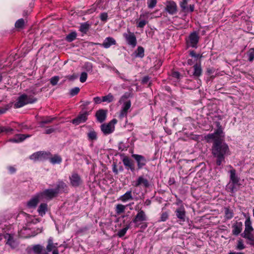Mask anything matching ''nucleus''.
<instances>
[{
    "label": "nucleus",
    "mask_w": 254,
    "mask_h": 254,
    "mask_svg": "<svg viewBox=\"0 0 254 254\" xmlns=\"http://www.w3.org/2000/svg\"><path fill=\"white\" fill-rule=\"evenodd\" d=\"M32 250L35 254H49L44 247L39 244L33 246Z\"/></svg>",
    "instance_id": "nucleus-20"
},
{
    "label": "nucleus",
    "mask_w": 254,
    "mask_h": 254,
    "mask_svg": "<svg viewBox=\"0 0 254 254\" xmlns=\"http://www.w3.org/2000/svg\"><path fill=\"white\" fill-rule=\"evenodd\" d=\"M188 0H183L180 3V6L184 12L188 11V7H187Z\"/></svg>",
    "instance_id": "nucleus-44"
},
{
    "label": "nucleus",
    "mask_w": 254,
    "mask_h": 254,
    "mask_svg": "<svg viewBox=\"0 0 254 254\" xmlns=\"http://www.w3.org/2000/svg\"><path fill=\"white\" fill-rule=\"evenodd\" d=\"M79 91H80V89L79 87H76L73 88H72L70 90V95L71 96H75L79 93Z\"/></svg>",
    "instance_id": "nucleus-47"
},
{
    "label": "nucleus",
    "mask_w": 254,
    "mask_h": 254,
    "mask_svg": "<svg viewBox=\"0 0 254 254\" xmlns=\"http://www.w3.org/2000/svg\"><path fill=\"white\" fill-rule=\"evenodd\" d=\"M4 238L6 240V244L8 245L12 249L16 248V243L12 235L6 233L4 235Z\"/></svg>",
    "instance_id": "nucleus-18"
},
{
    "label": "nucleus",
    "mask_w": 254,
    "mask_h": 254,
    "mask_svg": "<svg viewBox=\"0 0 254 254\" xmlns=\"http://www.w3.org/2000/svg\"><path fill=\"white\" fill-rule=\"evenodd\" d=\"M190 55L192 57H194L195 58L197 59L199 57V55L196 54L195 52L194 51H190Z\"/></svg>",
    "instance_id": "nucleus-58"
},
{
    "label": "nucleus",
    "mask_w": 254,
    "mask_h": 254,
    "mask_svg": "<svg viewBox=\"0 0 254 254\" xmlns=\"http://www.w3.org/2000/svg\"><path fill=\"white\" fill-rule=\"evenodd\" d=\"M60 77L59 76H55L52 77L50 79L51 84L54 86L57 84L58 82L59 81Z\"/></svg>",
    "instance_id": "nucleus-46"
},
{
    "label": "nucleus",
    "mask_w": 254,
    "mask_h": 254,
    "mask_svg": "<svg viewBox=\"0 0 254 254\" xmlns=\"http://www.w3.org/2000/svg\"><path fill=\"white\" fill-rule=\"evenodd\" d=\"M143 185L145 188H148L150 186L148 181L144 178L142 176H140L138 177L137 182L135 184L136 187H138L141 185Z\"/></svg>",
    "instance_id": "nucleus-27"
},
{
    "label": "nucleus",
    "mask_w": 254,
    "mask_h": 254,
    "mask_svg": "<svg viewBox=\"0 0 254 254\" xmlns=\"http://www.w3.org/2000/svg\"><path fill=\"white\" fill-rule=\"evenodd\" d=\"M149 79L150 77L148 76H145L142 78L141 80V83L142 84H146L148 82Z\"/></svg>",
    "instance_id": "nucleus-57"
},
{
    "label": "nucleus",
    "mask_w": 254,
    "mask_h": 254,
    "mask_svg": "<svg viewBox=\"0 0 254 254\" xmlns=\"http://www.w3.org/2000/svg\"><path fill=\"white\" fill-rule=\"evenodd\" d=\"M66 77L70 80H73L77 78V75L75 74H72L71 75H68Z\"/></svg>",
    "instance_id": "nucleus-60"
},
{
    "label": "nucleus",
    "mask_w": 254,
    "mask_h": 254,
    "mask_svg": "<svg viewBox=\"0 0 254 254\" xmlns=\"http://www.w3.org/2000/svg\"><path fill=\"white\" fill-rule=\"evenodd\" d=\"M107 110L100 109L98 110L95 114L97 120L99 123H103L107 118Z\"/></svg>",
    "instance_id": "nucleus-16"
},
{
    "label": "nucleus",
    "mask_w": 254,
    "mask_h": 254,
    "mask_svg": "<svg viewBox=\"0 0 254 254\" xmlns=\"http://www.w3.org/2000/svg\"><path fill=\"white\" fill-rule=\"evenodd\" d=\"M41 121L39 122L40 127H43L45 124H48L53 122L54 120L53 118H50V117H47L46 118L44 117H41Z\"/></svg>",
    "instance_id": "nucleus-32"
},
{
    "label": "nucleus",
    "mask_w": 254,
    "mask_h": 254,
    "mask_svg": "<svg viewBox=\"0 0 254 254\" xmlns=\"http://www.w3.org/2000/svg\"><path fill=\"white\" fill-rule=\"evenodd\" d=\"M123 36L129 45L131 46L133 48L136 46V38L133 33L129 31L128 33H124Z\"/></svg>",
    "instance_id": "nucleus-6"
},
{
    "label": "nucleus",
    "mask_w": 254,
    "mask_h": 254,
    "mask_svg": "<svg viewBox=\"0 0 254 254\" xmlns=\"http://www.w3.org/2000/svg\"><path fill=\"white\" fill-rule=\"evenodd\" d=\"M123 163L127 169H130L132 172L135 171V167L133 161L129 159L128 157L125 156L123 159Z\"/></svg>",
    "instance_id": "nucleus-17"
},
{
    "label": "nucleus",
    "mask_w": 254,
    "mask_h": 254,
    "mask_svg": "<svg viewBox=\"0 0 254 254\" xmlns=\"http://www.w3.org/2000/svg\"><path fill=\"white\" fill-rule=\"evenodd\" d=\"M8 169L11 174L15 173L16 171V169L12 166H9Z\"/></svg>",
    "instance_id": "nucleus-62"
},
{
    "label": "nucleus",
    "mask_w": 254,
    "mask_h": 254,
    "mask_svg": "<svg viewBox=\"0 0 254 254\" xmlns=\"http://www.w3.org/2000/svg\"><path fill=\"white\" fill-rule=\"evenodd\" d=\"M70 185L73 187L79 186L82 183L80 176L76 173H73L69 177Z\"/></svg>",
    "instance_id": "nucleus-9"
},
{
    "label": "nucleus",
    "mask_w": 254,
    "mask_h": 254,
    "mask_svg": "<svg viewBox=\"0 0 254 254\" xmlns=\"http://www.w3.org/2000/svg\"><path fill=\"white\" fill-rule=\"evenodd\" d=\"M131 156L137 163V170L142 169L146 165L147 160L143 156L139 154H132Z\"/></svg>",
    "instance_id": "nucleus-8"
},
{
    "label": "nucleus",
    "mask_w": 254,
    "mask_h": 254,
    "mask_svg": "<svg viewBox=\"0 0 254 254\" xmlns=\"http://www.w3.org/2000/svg\"><path fill=\"white\" fill-rule=\"evenodd\" d=\"M43 200L42 199V194L39 193L31 198L27 202V205L29 208H35L40 201Z\"/></svg>",
    "instance_id": "nucleus-12"
},
{
    "label": "nucleus",
    "mask_w": 254,
    "mask_h": 254,
    "mask_svg": "<svg viewBox=\"0 0 254 254\" xmlns=\"http://www.w3.org/2000/svg\"><path fill=\"white\" fill-rule=\"evenodd\" d=\"M173 76L174 77H176L177 78H179L180 76V73L179 72L175 71V72H173Z\"/></svg>",
    "instance_id": "nucleus-64"
},
{
    "label": "nucleus",
    "mask_w": 254,
    "mask_h": 254,
    "mask_svg": "<svg viewBox=\"0 0 254 254\" xmlns=\"http://www.w3.org/2000/svg\"><path fill=\"white\" fill-rule=\"evenodd\" d=\"M87 137L90 140H96L97 139V133L93 128H90L87 133Z\"/></svg>",
    "instance_id": "nucleus-30"
},
{
    "label": "nucleus",
    "mask_w": 254,
    "mask_h": 254,
    "mask_svg": "<svg viewBox=\"0 0 254 254\" xmlns=\"http://www.w3.org/2000/svg\"><path fill=\"white\" fill-rule=\"evenodd\" d=\"M47 245L46 246V251L48 253L52 251V254H59V252L58 249V243H54L53 238L50 237L47 241Z\"/></svg>",
    "instance_id": "nucleus-4"
},
{
    "label": "nucleus",
    "mask_w": 254,
    "mask_h": 254,
    "mask_svg": "<svg viewBox=\"0 0 254 254\" xmlns=\"http://www.w3.org/2000/svg\"><path fill=\"white\" fill-rule=\"evenodd\" d=\"M48 210V205L46 203H41L38 209V212L41 216L44 215Z\"/></svg>",
    "instance_id": "nucleus-31"
},
{
    "label": "nucleus",
    "mask_w": 254,
    "mask_h": 254,
    "mask_svg": "<svg viewBox=\"0 0 254 254\" xmlns=\"http://www.w3.org/2000/svg\"><path fill=\"white\" fill-rule=\"evenodd\" d=\"M90 28V24L87 22H84L80 25L79 30L84 34H86Z\"/></svg>",
    "instance_id": "nucleus-34"
},
{
    "label": "nucleus",
    "mask_w": 254,
    "mask_h": 254,
    "mask_svg": "<svg viewBox=\"0 0 254 254\" xmlns=\"http://www.w3.org/2000/svg\"><path fill=\"white\" fill-rule=\"evenodd\" d=\"M55 131V129L53 128H48V129H47L46 130H45V133L46 134H50V133H52L53 132H54Z\"/></svg>",
    "instance_id": "nucleus-61"
},
{
    "label": "nucleus",
    "mask_w": 254,
    "mask_h": 254,
    "mask_svg": "<svg viewBox=\"0 0 254 254\" xmlns=\"http://www.w3.org/2000/svg\"><path fill=\"white\" fill-rule=\"evenodd\" d=\"M242 222H236L235 224H233L232 226L233 234L236 236L239 235L242 230Z\"/></svg>",
    "instance_id": "nucleus-25"
},
{
    "label": "nucleus",
    "mask_w": 254,
    "mask_h": 254,
    "mask_svg": "<svg viewBox=\"0 0 254 254\" xmlns=\"http://www.w3.org/2000/svg\"><path fill=\"white\" fill-rule=\"evenodd\" d=\"M92 45H100L104 47L105 48H109L112 45H116L117 43L116 40L111 37H107L104 41L102 44L98 43H91Z\"/></svg>",
    "instance_id": "nucleus-10"
},
{
    "label": "nucleus",
    "mask_w": 254,
    "mask_h": 254,
    "mask_svg": "<svg viewBox=\"0 0 254 254\" xmlns=\"http://www.w3.org/2000/svg\"><path fill=\"white\" fill-rule=\"evenodd\" d=\"M130 95V93L126 92L120 98L119 102L121 104L122 102H123L126 99L129 98Z\"/></svg>",
    "instance_id": "nucleus-51"
},
{
    "label": "nucleus",
    "mask_w": 254,
    "mask_h": 254,
    "mask_svg": "<svg viewBox=\"0 0 254 254\" xmlns=\"http://www.w3.org/2000/svg\"><path fill=\"white\" fill-rule=\"evenodd\" d=\"M240 183L238 184H233V183L229 182L228 185V189L229 191L233 193L237 191L236 186H239Z\"/></svg>",
    "instance_id": "nucleus-38"
},
{
    "label": "nucleus",
    "mask_w": 254,
    "mask_h": 254,
    "mask_svg": "<svg viewBox=\"0 0 254 254\" xmlns=\"http://www.w3.org/2000/svg\"><path fill=\"white\" fill-rule=\"evenodd\" d=\"M117 122V120L114 119L111 121L108 124H110L111 126H114V125L116 124Z\"/></svg>",
    "instance_id": "nucleus-63"
},
{
    "label": "nucleus",
    "mask_w": 254,
    "mask_h": 254,
    "mask_svg": "<svg viewBox=\"0 0 254 254\" xmlns=\"http://www.w3.org/2000/svg\"><path fill=\"white\" fill-rule=\"evenodd\" d=\"M248 60L250 62H252L254 59V50L250 51L248 54Z\"/></svg>",
    "instance_id": "nucleus-54"
},
{
    "label": "nucleus",
    "mask_w": 254,
    "mask_h": 254,
    "mask_svg": "<svg viewBox=\"0 0 254 254\" xmlns=\"http://www.w3.org/2000/svg\"><path fill=\"white\" fill-rule=\"evenodd\" d=\"M50 156H51V153L49 152L38 151L32 154L30 156V159L34 161H41L48 159Z\"/></svg>",
    "instance_id": "nucleus-3"
},
{
    "label": "nucleus",
    "mask_w": 254,
    "mask_h": 254,
    "mask_svg": "<svg viewBox=\"0 0 254 254\" xmlns=\"http://www.w3.org/2000/svg\"><path fill=\"white\" fill-rule=\"evenodd\" d=\"M39 193L42 194V200L44 198L52 199L58 194V190L56 189H47Z\"/></svg>",
    "instance_id": "nucleus-11"
},
{
    "label": "nucleus",
    "mask_w": 254,
    "mask_h": 254,
    "mask_svg": "<svg viewBox=\"0 0 254 254\" xmlns=\"http://www.w3.org/2000/svg\"><path fill=\"white\" fill-rule=\"evenodd\" d=\"M146 215L144 211L139 210L132 222L135 224L136 227H138L141 222L146 221Z\"/></svg>",
    "instance_id": "nucleus-7"
},
{
    "label": "nucleus",
    "mask_w": 254,
    "mask_h": 254,
    "mask_svg": "<svg viewBox=\"0 0 254 254\" xmlns=\"http://www.w3.org/2000/svg\"><path fill=\"white\" fill-rule=\"evenodd\" d=\"M27 94H23L19 96L17 101L15 103V108L22 107L25 105L32 104L36 102L37 99L34 97V95L37 94L38 92L35 88H32L27 91Z\"/></svg>",
    "instance_id": "nucleus-2"
},
{
    "label": "nucleus",
    "mask_w": 254,
    "mask_h": 254,
    "mask_svg": "<svg viewBox=\"0 0 254 254\" xmlns=\"http://www.w3.org/2000/svg\"><path fill=\"white\" fill-rule=\"evenodd\" d=\"M241 236L248 240L247 243L254 246V235L252 234H242Z\"/></svg>",
    "instance_id": "nucleus-28"
},
{
    "label": "nucleus",
    "mask_w": 254,
    "mask_h": 254,
    "mask_svg": "<svg viewBox=\"0 0 254 254\" xmlns=\"http://www.w3.org/2000/svg\"><path fill=\"white\" fill-rule=\"evenodd\" d=\"M30 135H25L23 134H16L14 137L13 138H11L9 139V141L12 142H19L25 140L27 137H30Z\"/></svg>",
    "instance_id": "nucleus-23"
},
{
    "label": "nucleus",
    "mask_w": 254,
    "mask_h": 254,
    "mask_svg": "<svg viewBox=\"0 0 254 254\" xmlns=\"http://www.w3.org/2000/svg\"><path fill=\"white\" fill-rule=\"evenodd\" d=\"M176 216L181 221H185L186 211L184 207H181L175 211Z\"/></svg>",
    "instance_id": "nucleus-21"
},
{
    "label": "nucleus",
    "mask_w": 254,
    "mask_h": 254,
    "mask_svg": "<svg viewBox=\"0 0 254 254\" xmlns=\"http://www.w3.org/2000/svg\"><path fill=\"white\" fill-rule=\"evenodd\" d=\"M221 132V130L219 129L215 133H209L205 137L208 142L213 141L212 154L216 158V164L217 166H220L224 162L225 157L230 154L229 146L225 142L223 138L215 136Z\"/></svg>",
    "instance_id": "nucleus-1"
},
{
    "label": "nucleus",
    "mask_w": 254,
    "mask_h": 254,
    "mask_svg": "<svg viewBox=\"0 0 254 254\" xmlns=\"http://www.w3.org/2000/svg\"><path fill=\"white\" fill-rule=\"evenodd\" d=\"M130 107L131 101L130 100H128L124 103L122 110L119 115V118L120 119H123L124 117L127 116L128 110L130 108Z\"/></svg>",
    "instance_id": "nucleus-14"
},
{
    "label": "nucleus",
    "mask_w": 254,
    "mask_h": 254,
    "mask_svg": "<svg viewBox=\"0 0 254 254\" xmlns=\"http://www.w3.org/2000/svg\"><path fill=\"white\" fill-rule=\"evenodd\" d=\"M168 218V213L166 212H163L161 214L160 221H165Z\"/></svg>",
    "instance_id": "nucleus-55"
},
{
    "label": "nucleus",
    "mask_w": 254,
    "mask_h": 254,
    "mask_svg": "<svg viewBox=\"0 0 254 254\" xmlns=\"http://www.w3.org/2000/svg\"><path fill=\"white\" fill-rule=\"evenodd\" d=\"M0 128H2V132H8L13 131V129L10 127H0Z\"/></svg>",
    "instance_id": "nucleus-56"
},
{
    "label": "nucleus",
    "mask_w": 254,
    "mask_h": 254,
    "mask_svg": "<svg viewBox=\"0 0 254 254\" xmlns=\"http://www.w3.org/2000/svg\"><path fill=\"white\" fill-rule=\"evenodd\" d=\"M67 187L66 184L63 181H59L57 184L56 190H58V193L60 190H64Z\"/></svg>",
    "instance_id": "nucleus-42"
},
{
    "label": "nucleus",
    "mask_w": 254,
    "mask_h": 254,
    "mask_svg": "<svg viewBox=\"0 0 254 254\" xmlns=\"http://www.w3.org/2000/svg\"><path fill=\"white\" fill-rule=\"evenodd\" d=\"M24 25V20L21 18L17 20L15 23V26L17 28H22Z\"/></svg>",
    "instance_id": "nucleus-45"
},
{
    "label": "nucleus",
    "mask_w": 254,
    "mask_h": 254,
    "mask_svg": "<svg viewBox=\"0 0 254 254\" xmlns=\"http://www.w3.org/2000/svg\"><path fill=\"white\" fill-rule=\"evenodd\" d=\"M135 57L142 58L144 56V50L141 46L138 47L136 51L135 52Z\"/></svg>",
    "instance_id": "nucleus-35"
},
{
    "label": "nucleus",
    "mask_w": 254,
    "mask_h": 254,
    "mask_svg": "<svg viewBox=\"0 0 254 254\" xmlns=\"http://www.w3.org/2000/svg\"><path fill=\"white\" fill-rule=\"evenodd\" d=\"M108 14L106 12H103L100 14V18L101 21L105 22L108 19Z\"/></svg>",
    "instance_id": "nucleus-53"
},
{
    "label": "nucleus",
    "mask_w": 254,
    "mask_h": 254,
    "mask_svg": "<svg viewBox=\"0 0 254 254\" xmlns=\"http://www.w3.org/2000/svg\"><path fill=\"white\" fill-rule=\"evenodd\" d=\"M224 210L225 219L227 220L231 219L233 217V211L227 207L225 208Z\"/></svg>",
    "instance_id": "nucleus-37"
},
{
    "label": "nucleus",
    "mask_w": 254,
    "mask_h": 254,
    "mask_svg": "<svg viewBox=\"0 0 254 254\" xmlns=\"http://www.w3.org/2000/svg\"><path fill=\"white\" fill-rule=\"evenodd\" d=\"M245 229L242 234H252L254 231V228L252 226V222L250 218L246 219L245 223Z\"/></svg>",
    "instance_id": "nucleus-22"
},
{
    "label": "nucleus",
    "mask_w": 254,
    "mask_h": 254,
    "mask_svg": "<svg viewBox=\"0 0 254 254\" xmlns=\"http://www.w3.org/2000/svg\"><path fill=\"white\" fill-rule=\"evenodd\" d=\"M77 33L76 32H72L66 35L65 40L68 42H71L76 38Z\"/></svg>",
    "instance_id": "nucleus-36"
},
{
    "label": "nucleus",
    "mask_w": 254,
    "mask_h": 254,
    "mask_svg": "<svg viewBox=\"0 0 254 254\" xmlns=\"http://www.w3.org/2000/svg\"><path fill=\"white\" fill-rule=\"evenodd\" d=\"M230 182L233 184H238L240 182V178L237 176L236 170L232 169L230 170Z\"/></svg>",
    "instance_id": "nucleus-24"
},
{
    "label": "nucleus",
    "mask_w": 254,
    "mask_h": 254,
    "mask_svg": "<svg viewBox=\"0 0 254 254\" xmlns=\"http://www.w3.org/2000/svg\"><path fill=\"white\" fill-rule=\"evenodd\" d=\"M199 39V36L196 32L191 33L189 36V40L187 41L188 45L192 48H197Z\"/></svg>",
    "instance_id": "nucleus-5"
},
{
    "label": "nucleus",
    "mask_w": 254,
    "mask_h": 254,
    "mask_svg": "<svg viewBox=\"0 0 254 254\" xmlns=\"http://www.w3.org/2000/svg\"><path fill=\"white\" fill-rule=\"evenodd\" d=\"M88 113L85 112L82 114H79L75 119L71 121L72 123L75 125H78L81 123H84L87 120Z\"/></svg>",
    "instance_id": "nucleus-13"
},
{
    "label": "nucleus",
    "mask_w": 254,
    "mask_h": 254,
    "mask_svg": "<svg viewBox=\"0 0 254 254\" xmlns=\"http://www.w3.org/2000/svg\"><path fill=\"white\" fill-rule=\"evenodd\" d=\"M87 78V73L86 72H82L80 77V81L82 83L85 82Z\"/></svg>",
    "instance_id": "nucleus-50"
},
{
    "label": "nucleus",
    "mask_w": 254,
    "mask_h": 254,
    "mask_svg": "<svg viewBox=\"0 0 254 254\" xmlns=\"http://www.w3.org/2000/svg\"><path fill=\"white\" fill-rule=\"evenodd\" d=\"M147 23V21L145 20H140L137 23V27L142 28Z\"/></svg>",
    "instance_id": "nucleus-52"
},
{
    "label": "nucleus",
    "mask_w": 254,
    "mask_h": 254,
    "mask_svg": "<svg viewBox=\"0 0 254 254\" xmlns=\"http://www.w3.org/2000/svg\"><path fill=\"white\" fill-rule=\"evenodd\" d=\"M93 100L94 101V102L96 103V104H100L102 102H103L102 101V99H101L100 97H94V99H93Z\"/></svg>",
    "instance_id": "nucleus-59"
},
{
    "label": "nucleus",
    "mask_w": 254,
    "mask_h": 254,
    "mask_svg": "<svg viewBox=\"0 0 254 254\" xmlns=\"http://www.w3.org/2000/svg\"><path fill=\"white\" fill-rule=\"evenodd\" d=\"M119 199L123 202H126L128 200H133V197L132 195L131 190H129L126 192L124 194L120 197Z\"/></svg>",
    "instance_id": "nucleus-26"
},
{
    "label": "nucleus",
    "mask_w": 254,
    "mask_h": 254,
    "mask_svg": "<svg viewBox=\"0 0 254 254\" xmlns=\"http://www.w3.org/2000/svg\"><path fill=\"white\" fill-rule=\"evenodd\" d=\"M216 126L217 127H218L217 129H216L215 130V131L214 132V133H215L217 130H218L219 129L221 130L222 132L220 133L219 134H216L215 136V137H222V138H224V135H223V130H222V128L221 127V126L220 125V123L218 122H216Z\"/></svg>",
    "instance_id": "nucleus-43"
},
{
    "label": "nucleus",
    "mask_w": 254,
    "mask_h": 254,
    "mask_svg": "<svg viewBox=\"0 0 254 254\" xmlns=\"http://www.w3.org/2000/svg\"><path fill=\"white\" fill-rule=\"evenodd\" d=\"M130 228V225H127L125 228H123L122 229L119 230L118 232V236L121 238L125 236L126 234L127 230Z\"/></svg>",
    "instance_id": "nucleus-41"
},
{
    "label": "nucleus",
    "mask_w": 254,
    "mask_h": 254,
    "mask_svg": "<svg viewBox=\"0 0 254 254\" xmlns=\"http://www.w3.org/2000/svg\"><path fill=\"white\" fill-rule=\"evenodd\" d=\"M245 248V246L244 245L243 240L242 239H240L238 241V244L237 246V249L239 250H243Z\"/></svg>",
    "instance_id": "nucleus-49"
},
{
    "label": "nucleus",
    "mask_w": 254,
    "mask_h": 254,
    "mask_svg": "<svg viewBox=\"0 0 254 254\" xmlns=\"http://www.w3.org/2000/svg\"><path fill=\"white\" fill-rule=\"evenodd\" d=\"M126 208V206L121 204H119L117 205L116 208V213L118 214H121L122 213H124L125 212Z\"/></svg>",
    "instance_id": "nucleus-40"
},
{
    "label": "nucleus",
    "mask_w": 254,
    "mask_h": 254,
    "mask_svg": "<svg viewBox=\"0 0 254 254\" xmlns=\"http://www.w3.org/2000/svg\"><path fill=\"white\" fill-rule=\"evenodd\" d=\"M114 96L111 93L102 97V101L104 102L111 103L114 100Z\"/></svg>",
    "instance_id": "nucleus-39"
},
{
    "label": "nucleus",
    "mask_w": 254,
    "mask_h": 254,
    "mask_svg": "<svg viewBox=\"0 0 254 254\" xmlns=\"http://www.w3.org/2000/svg\"><path fill=\"white\" fill-rule=\"evenodd\" d=\"M115 127L111 126L109 124H103L101 126V131L104 134H109L111 133L114 130Z\"/></svg>",
    "instance_id": "nucleus-19"
},
{
    "label": "nucleus",
    "mask_w": 254,
    "mask_h": 254,
    "mask_svg": "<svg viewBox=\"0 0 254 254\" xmlns=\"http://www.w3.org/2000/svg\"><path fill=\"white\" fill-rule=\"evenodd\" d=\"M50 162L53 164H60L62 162V158L57 154L55 155L50 159Z\"/></svg>",
    "instance_id": "nucleus-33"
},
{
    "label": "nucleus",
    "mask_w": 254,
    "mask_h": 254,
    "mask_svg": "<svg viewBox=\"0 0 254 254\" xmlns=\"http://www.w3.org/2000/svg\"><path fill=\"white\" fill-rule=\"evenodd\" d=\"M194 71L192 75L195 77H198L202 73V69L200 64H195L193 66Z\"/></svg>",
    "instance_id": "nucleus-29"
},
{
    "label": "nucleus",
    "mask_w": 254,
    "mask_h": 254,
    "mask_svg": "<svg viewBox=\"0 0 254 254\" xmlns=\"http://www.w3.org/2000/svg\"><path fill=\"white\" fill-rule=\"evenodd\" d=\"M165 9L170 14H174L177 12V4L174 1H168L166 3Z\"/></svg>",
    "instance_id": "nucleus-15"
},
{
    "label": "nucleus",
    "mask_w": 254,
    "mask_h": 254,
    "mask_svg": "<svg viewBox=\"0 0 254 254\" xmlns=\"http://www.w3.org/2000/svg\"><path fill=\"white\" fill-rule=\"evenodd\" d=\"M157 3V0H149L147 4H148V7L149 8H154Z\"/></svg>",
    "instance_id": "nucleus-48"
}]
</instances>
